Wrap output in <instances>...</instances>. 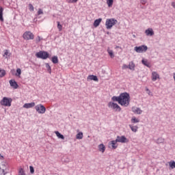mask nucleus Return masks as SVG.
I'll return each mask as SVG.
<instances>
[{
    "label": "nucleus",
    "mask_w": 175,
    "mask_h": 175,
    "mask_svg": "<svg viewBox=\"0 0 175 175\" xmlns=\"http://www.w3.org/2000/svg\"><path fill=\"white\" fill-rule=\"evenodd\" d=\"M111 100L113 102H118L121 106L128 107V106H129V102H131V96L129 94L124 92L120 94L119 96H113Z\"/></svg>",
    "instance_id": "1"
},
{
    "label": "nucleus",
    "mask_w": 175,
    "mask_h": 175,
    "mask_svg": "<svg viewBox=\"0 0 175 175\" xmlns=\"http://www.w3.org/2000/svg\"><path fill=\"white\" fill-rule=\"evenodd\" d=\"M8 163L5 161V157L0 154V175H6Z\"/></svg>",
    "instance_id": "2"
},
{
    "label": "nucleus",
    "mask_w": 175,
    "mask_h": 175,
    "mask_svg": "<svg viewBox=\"0 0 175 175\" xmlns=\"http://www.w3.org/2000/svg\"><path fill=\"white\" fill-rule=\"evenodd\" d=\"M118 23V21H117L116 18H107L105 21V27L107 29H111L116 24Z\"/></svg>",
    "instance_id": "3"
},
{
    "label": "nucleus",
    "mask_w": 175,
    "mask_h": 175,
    "mask_svg": "<svg viewBox=\"0 0 175 175\" xmlns=\"http://www.w3.org/2000/svg\"><path fill=\"white\" fill-rule=\"evenodd\" d=\"M12 102H13V100L11 98L3 97V99L0 101V105L1 106L10 107V106H12Z\"/></svg>",
    "instance_id": "4"
},
{
    "label": "nucleus",
    "mask_w": 175,
    "mask_h": 175,
    "mask_svg": "<svg viewBox=\"0 0 175 175\" xmlns=\"http://www.w3.org/2000/svg\"><path fill=\"white\" fill-rule=\"evenodd\" d=\"M23 38L25 40H33L35 35L30 31H27L23 34Z\"/></svg>",
    "instance_id": "5"
},
{
    "label": "nucleus",
    "mask_w": 175,
    "mask_h": 175,
    "mask_svg": "<svg viewBox=\"0 0 175 175\" xmlns=\"http://www.w3.org/2000/svg\"><path fill=\"white\" fill-rule=\"evenodd\" d=\"M49 53L46 51H40L36 54L37 58H41V59H47L49 57Z\"/></svg>",
    "instance_id": "6"
},
{
    "label": "nucleus",
    "mask_w": 175,
    "mask_h": 175,
    "mask_svg": "<svg viewBox=\"0 0 175 175\" xmlns=\"http://www.w3.org/2000/svg\"><path fill=\"white\" fill-rule=\"evenodd\" d=\"M108 107L112 110H114L115 111H121V107H120L118 104L113 102H109L108 103Z\"/></svg>",
    "instance_id": "7"
},
{
    "label": "nucleus",
    "mask_w": 175,
    "mask_h": 175,
    "mask_svg": "<svg viewBox=\"0 0 175 175\" xmlns=\"http://www.w3.org/2000/svg\"><path fill=\"white\" fill-rule=\"evenodd\" d=\"M35 109L39 114H44L46 113V107L42 104L36 105Z\"/></svg>",
    "instance_id": "8"
},
{
    "label": "nucleus",
    "mask_w": 175,
    "mask_h": 175,
    "mask_svg": "<svg viewBox=\"0 0 175 175\" xmlns=\"http://www.w3.org/2000/svg\"><path fill=\"white\" fill-rule=\"evenodd\" d=\"M134 50L136 51V53H146V51L148 50V47H147L146 45H142L139 46H135Z\"/></svg>",
    "instance_id": "9"
},
{
    "label": "nucleus",
    "mask_w": 175,
    "mask_h": 175,
    "mask_svg": "<svg viewBox=\"0 0 175 175\" xmlns=\"http://www.w3.org/2000/svg\"><path fill=\"white\" fill-rule=\"evenodd\" d=\"M116 141L118 143H128V142H129V140H128L124 135L117 136Z\"/></svg>",
    "instance_id": "10"
},
{
    "label": "nucleus",
    "mask_w": 175,
    "mask_h": 175,
    "mask_svg": "<svg viewBox=\"0 0 175 175\" xmlns=\"http://www.w3.org/2000/svg\"><path fill=\"white\" fill-rule=\"evenodd\" d=\"M160 79L159 74L158 72L154 71L152 72V81H157Z\"/></svg>",
    "instance_id": "11"
},
{
    "label": "nucleus",
    "mask_w": 175,
    "mask_h": 175,
    "mask_svg": "<svg viewBox=\"0 0 175 175\" xmlns=\"http://www.w3.org/2000/svg\"><path fill=\"white\" fill-rule=\"evenodd\" d=\"M132 111L135 114H142V113H143V111L142 109H140V108L137 107H133Z\"/></svg>",
    "instance_id": "12"
},
{
    "label": "nucleus",
    "mask_w": 175,
    "mask_h": 175,
    "mask_svg": "<svg viewBox=\"0 0 175 175\" xmlns=\"http://www.w3.org/2000/svg\"><path fill=\"white\" fill-rule=\"evenodd\" d=\"M10 85L12 87V88H14V90H17V88H18V85L14 79H11L10 81Z\"/></svg>",
    "instance_id": "13"
},
{
    "label": "nucleus",
    "mask_w": 175,
    "mask_h": 175,
    "mask_svg": "<svg viewBox=\"0 0 175 175\" xmlns=\"http://www.w3.org/2000/svg\"><path fill=\"white\" fill-rule=\"evenodd\" d=\"M146 36H154V30L152 28H148L145 31Z\"/></svg>",
    "instance_id": "14"
},
{
    "label": "nucleus",
    "mask_w": 175,
    "mask_h": 175,
    "mask_svg": "<svg viewBox=\"0 0 175 175\" xmlns=\"http://www.w3.org/2000/svg\"><path fill=\"white\" fill-rule=\"evenodd\" d=\"M24 109H31L35 107V103H25L23 105Z\"/></svg>",
    "instance_id": "15"
},
{
    "label": "nucleus",
    "mask_w": 175,
    "mask_h": 175,
    "mask_svg": "<svg viewBox=\"0 0 175 175\" xmlns=\"http://www.w3.org/2000/svg\"><path fill=\"white\" fill-rule=\"evenodd\" d=\"M100 23H102V18H100L94 21L93 25L95 28H96L99 27V25L100 24Z\"/></svg>",
    "instance_id": "16"
},
{
    "label": "nucleus",
    "mask_w": 175,
    "mask_h": 175,
    "mask_svg": "<svg viewBox=\"0 0 175 175\" xmlns=\"http://www.w3.org/2000/svg\"><path fill=\"white\" fill-rule=\"evenodd\" d=\"M117 143H118L117 139L111 141L110 142V144L113 150H116V148L118 147V144Z\"/></svg>",
    "instance_id": "17"
},
{
    "label": "nucleus",
    "mask_w": 175,
    "mask_h": 175,
    "mask_svg": "<svg viewBox=\"0 0 175 175\" xmlns=\"http://www.w3.org/2000/svg\"><path fill=\"white\" fill-rule=\"evenodd\" d=\"M88 81H90V80H93L94 81H98V77L95 75H89L87 77Z\"/></svg>",
    "instance_id": "18"
},
{
    "label": "nucleus",
    "mask_w": 175,
    "mask_h": 175,
    "mask_svg": "<svg viewBox=\"0 0 175 175\" xmlns=\"http://www.w3.org/2000/svg\"><path fill=\"white\" fill-rule=\"evenodd\" d=\"M98 150L100 152H105V150H106V147L105 146V145L103 144H100L98 146Z\"/></svg>",
    "instance_id": "19"
},
{
    "label": "nucleus",
    "mask_w": 175,
    "mask_h": 175,
    "mask_svg": "<svg viewBox=\"0 0 175 175\" xmlns=\"http://www.w3.org/2000/svg\"><path fill=\"white\" fill-rule=\"evenodd\" d=\"M135 66H136L135 65V63H133V62H131L129 64V69H130V70H134Z\"/></svg>",
    "instance_id": "20"
},
{
    "label": "nucleus",
    "mask_w": 175,
    "mask_h": 175,
    "mask_svg": "<svg viewBox=\"0 0 175 175\" xmlns=\"http://www.w3.org/2000/svg\"><path fill=\"white\" fill-rule=\"evenodd\" d=\"M0 21L3 22V8L0 7Z\"/></svg>",
    "instance_id": "21"
},
{
    "label": "nucleus",
    "mask_w": 175,
    "mask_h": 175,
    "mask_svg": "<svg viewBox=\"0 0 175 175\" xmlns=\"http://www.w3.org/2000/svg\"><path fill=\"white\" fill-rule=\"evenodd\" d=\"M142 63L143 64V65H144L145 66H147L148 68H150L151 66V65L150 64V62H148V61L146 59H142Z\"/></svg>",
    "instance_id": "22"
},
{
    "label": "nucleus",
    "mask_w": 175,
    "mask_h": 175,
    "mask_svg": "<svg viewBox=\"0 0 175 175\" xmlns=\"http://www.w3.org/2000/svg\"><path fill=\"white\" fill-rule=\"evenodd\" d=\"M6 76V71L0 68V78L5 77Z\"/></svg>",
    "instance_id": "23"
},
{
    "label": "nucleus",
    "mask_w": 175,
    "mask_h": 175,
    "mask_svg": "<svg viewBox=\"0 0 175 175\" xmlns=\"http://www.w3.org/2000/svg\"><path fill=\"white\" fill-rule=\"evenodd\" d=\"M3 57H4V58H8V57H10V53H9V50L5 49L4 51V54L3 55Z\"/></svg>",
    "instance_id": "24"
},
{
    "label": "nucleus",
    "mask_w": 175,
    "mask_h": 175,
    "mask_svg": "<svg viewBox=\"0 0 175 175\" xmlns=\"http://www.w3.org/2000/svg\"><path fill=\"white\" fill-rule=\"evenodd\" d=\"M168 164L171 169H175V161H169Z\"/></svg>",
    "instance_id": "25"
},
{
    "label": "nucleus",
    "mask_w": 175,
    "mask_h": 175,
    "mask_svg": "<svg viewBox=\"0 0 175 175\" xmlns=\"http://www.w3.org/2000/svg\"><path fill=\"white\" fill-rule=\"evenodd\" d=\"M18 175H27V174H25V170H24L23 167H19Z\"/></svg>",
    "instance_id": "26"
},
{
    "label": "nucleus",
    "mask_w": 175,
    "mask_h": 175,
    "mask_svg": "<svg viewBox=\"0 0 175 175\" xmlns=\"http://www.w3.org/2000/svg\"><path fill=\"white\" fill-rule=\"evenodd\" d=\"M113 3H114V0H107V5L108 8H111L113 6Z\"/></svg>",
    "instance_id": "27"
},
{
    "label": "nucleus",
    "mask_w": 175,
    "mask_h": 175,
    "mask_svg": "<svg viewBox=\"0 0 175 175\" xmlns=\"http://www.w3.org/2000/svg\"><path fill=\"white\" fill-rule=\"evenodd\" d=\"M55 133L56 136L57 137H59V139H62V140H64V139H65L64 135H62L61 133H59V132L55 131Z\"/></svg>",
    "instance_id": "28"
},
{
    "label": "nucleus",
    "mask_w": 175,
    "mask_h": 175,
    "mask_svg": "<svg viewBox=\"0 0 175 175\" xmlns=\"http://www.w3.org/2000/svg\"><path fill=\"white\" fill-rule=\"evenodd\" d=\"M107 53H108L109 57H111V58H114V53L113 52L112 50H110L109 49H108Z\"/></svg>",
    "instance_id": "29"
},
{
    "label": "nucleus",
    "mask_w": 175,
    "mask_h": 175,
    "mask_svg": "<svg viewBox=\"0 0 175 175\" xmlns=\"http://www.w3.org/2000/svg\"><path fill=\"white\" fill-rule=\"evenodd\" d=\"M129 127L131 128V129L133 132H137V129H138L137 126H132L130 124Z\"/></svg>",
    "instance_id": "30"
},
{
    "label": "nucleus",
    "mask_w": 175,
    "mask_h": 175,
    "mask_svg": "<svg viewBox=\"0 0 175 175\" xmlns=\"http://www.w3.org/2000/svg\"><path fill=\"white\" fill-rule=\"evenodd\" d=\"M140 120L139 119L136 118V117H133L131 118V122L132 124H137V122H139Z\"/></svg>",
    "instance_id": "31"
},
{
    "label": "nucleus",
    "mask_w": 175,
    "mask_h": 175,
    "mask_svg": "<svg viewBox=\"0 0 175 175\" xmlns=\"http://www.w3.org/2000/svg\"><path fill=\"white\" fill-rule=\"evenodd\" d=\"M52 62H53V64H58V57L53 56L52 57Z\"/></svg>",
    "instance_id": "32"
},
{
    "label": "nucleus",
    "mask_w": 175,
    "mask_h": 175,
    "mask_svg": "<svg viewBox=\"0 0 175 175\" xmlns=\"http://www.w3.org/2000/svg\"><path fill=\"white\" fill-rule=\"evenodd\" d=\"M76 139H83V133L79 132V133H77V135H76Z\"/></svg>",
    "instance_id": "33"
},
{
    "label": "nucleus",
    "mask_w": 175,
    "mask_h": 175,
    "mask_svg": "<svg viewBox=\"0 0 175 175\" xmlns=\"http://www.w3.org/2000/svg\"><path fill=\"white\" fill-rule=\"evenodd\" d=\"M17 77H20L21 76V68H17L16 69V73L15 74Z\"/></svg>",
    "instance_id": "34"
},
{
    "label": "nucleus",
    "mask_w": 175,
    "mask_h": 175,
    "mask_svg": "<svg viewBox=\"0 0 175 175\" xmlns=\"http://www.w3.org/2000/svg\"><path fill=\"white\" fill-rule=\"evenodd\" d=\"M57 29H59V32H61V31H62V25H61V23L59 22H57Z\"/></svg>",
    "instance_id": "35"
},
{
    "label": "nucleus",
    "mask_w": 175,
    "mask_h": 175,
    "mask_svg": "<svg viewBox=\"0 0 175 175\" xmlns=\"http://www.w3.org/2000/svg\"><path fill=\"white\" fill-rule=\"evenodd\" d=\"M68 3H77L79 0H66Z\"/></svg>",
    "instance_id": "36"
},
{
    "label": "nucleus",
    "mask_w": 175,
    "mask_h": 175,
    "mask_svg": "<svg viewBox=\"0 0 175 175\" xmlns=\"http://www.w3.org/2000/svg\"><path fill=\"white\" fill-rule=\"evenodd\" d=\"M42 38L40 36H37V38H36V43H39V42H40V40H42Z\"/></svg>",
    "instance_id": "37"
},
{
    "label": "nucleus",
    "mask_w": 175,
    "mask_h": 175,
    "mask_svg": "<svg viewBox=\"0 0 175 175\" xmlns=\"http://www.w3.org/2000/svg\"><path fill=\"white\" fill-rule=\"evenodd\" d=\"M29 170H30V173L31 174H33V173H35V170L33 169V167L32 166H29Z\"/></svg>",
    "instance_id": "38"
},
{
    "label": "nucleus",
    "mask_w": 175,
    "mask_h": 175,
    "mask_svg": "<svg viewBox=\"0 0 175 175\" xmlns=\"http://www.w3.org/2000/svg\"><path fill=\"white\" fill-rule=\"evenodd\" d=\"M29 10H31V12H33L34 10L33 5H32V4H29Z\"/></svg>",
    "instance_id": "39"
},
{
    "label": "nucleus",
    "mask_w": 175,
    "mask_h": 175,
    "mask_svg": "<svg viewBox=\"0 0 175 175\" xmlns=\"http://www.w3.org/2000/svg\"><path fill=\"white\" fill-rule=\"evenodd\" d=\"M37 13L38 16H40V14H43V10H42L41 8L38 9V11Z\"/></svg>",
    "instance_id": "40"
},
{
    "label": "nucleus",
    "mask_w": 175,
    "mask_h": 175,
    "mask_svg": "<svg viewBox=\"0 0 175 175\" xmlns=\"http://www.w3.org/2000/svg\"><path fill=\"white\" fill-rule=\"evenodd\" d=\"M46 68H48L49 70H50L49 73H51V67L50 66V65L49 64H46Z\"/></svg>",
    "instance_id": "41"
},
{
    "label": "nucleus",
    "mask_w": 175,
    "mask_h": 175,
    "mask_svg": "<svg viewBox=\"0 0 175 175\" xmlns=\"http://www.w3.org/2000/svg\"><path fill=\"white\" fill-rule=\"evenodd\" d=\"M142 5H146L147 3V0H141Z\"/></svg>",
    "instance_id": "42"
},
{
    "label": "nucleus",
    "mask_w": 175,
    "mask_h": 175,
    "mask_svg": "<svg viewBox=\"0 0 175 175\" xmlns=\"http://www.w3.org/2000/svg\"><path fill=\"white\" fill-rule=\"evenodd\" d=\"M129 68V66L126 65V64H123L122 67V69H128Z\"/></svg>",
    "instance_id": "43"
},
{
    "label": "nucleus",
    "mask_w": 175,
    "mask_h": 175,
    "mask_svg": "<svg viewBox=\"0 0 175 175\" xmlns=\"http://www.w3.org/2000/svg\"><path fill=\"white\" fill-rule=\"evenodd\" d=\"M172 6H173V8H175V3H172Z\"/></svg>",
    "instance_id": "44"
},
{
    "label": "nucleus",
    "mask_w": 175,
    "mask_h": 175,
    "mask_svg": "<svg viewBox=\"0 0 175 175\" xmlns=\"http://www.w3.org/2000/svg\"><path fill=\"white\" fill-rule=\"evenodd\" d=\"M146 91H148V94L150 95V90L147 89Z\"/></svg>",
    "instance_id": "45"
}]
</instances>
